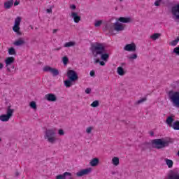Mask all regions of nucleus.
<instances>
[{
	"label": "nucleus",
	"mask_w": 179,
	"mask_h": 179,
	"mask_svg": "<svg viewBox=\"0 0 179 179\" xmlns=\"http://www.w3.org/2000/svg\"><path fill=\"white\" fill-rule=\"evenodd\" d=\"M91 51L94 58H97V55H101V59L105 62H107L110 58V55L106 53V47L103 43H96V45H92Z\"/></svg>",
	"instance_id": "nucleus-1"
},
{
	"label": "nucleus",
	"mask_w": 179,
	"mask_h": 179,
	"mask_svg": "<svg viewBox=\"0 0 179 179\" xmlns=\"http://www.w3.org/2000/svg\"><path fill=\"white\" fill-rule=\"evenodd\" d=\"M170 143H171V141L164 138H157L152 141L153 148L158 150L170 146Z\"/></svg>",
	"instance_id": "nucleus-2"
},
{
	"label": "nucleus",
	"mask_w": 179,
	"mask_h": 179,
	"mask_svg": "<svg viewBox=\"0 0 179 179\" xmlns=\"http://www.w3.org/2000/svg\"><path fill=\"white\" fill-rule=\"evenodd\" d=\"M44 138L48 141L49 143L54 145L57 142V138L55 137V129H47L45 131Z\"/></svg>",
	"instance_id": "nucleus-3"
},
{
	"label": "nucleus",
	"mask_w": 179,
	"mask_h": 179,
	"mask_svg": "<svg viewBox=\"0 0 179 179\" xmlns=\"http://www.w3.org/2000/svg\"><path fill=\"white\" fill-rule=\"evenodd\" d=\"M168 97L169 100L172 102L173 107L179 108V92L170 90L168 92Z\"/></svg>",
	"instance_id": "nucleus-4"
},
{
	"label": "nucleus",
	"mask_w": 179,
	"mask_h": 179,
	"mask_svg": "<svg viewBox=\"0 0 179 179\" xmlns=\"http://www.w3.org/2000/svg\"><path fill=\"white\" fill-rule=\"evenodd\" d=\"M10 105L7 107L6 114L0 115V121H2V122H7V121H9L13 117L15 110L10 108Z\"/></svg>",
	"instance_id": "nucleus-5"
},
{
	"label": "nucleus",
	"mask_w": 179,
	"mask_h": 179,
	"mask_svg": "<svg viewBox=\"0 0 179 179\" xmlns=\"http://www.w3.org/2000/svg\"><path fill=\"white\" fill-rule=\"evenodd\" d=\"M6 63V68H7V71L8 72H10L12 69H15V65L13 64L15 63V57H8L5 59Z\"/></svg>",
	"instance_id": "nucleus-6"
},
{
	"label": "nucleus",
	"mask_w": 179,
	"mask_h": 179,
	"mask_svg": "<svg viewBox=\"0 0 179 179\" xmlns=\"http://www.w3.org/2000/svg\"><path fill=\"white\" fill-rule=\"evenodd\" d=\"M171 13L176 22H179V3L174 5L171 8Z\"/></svg>",
	"instance_id": "nucleus-7"
},
{
	"label": "nucleus",
	"mask_w": 179,
	"mask_h": 179,
	"mask_svg": "<svg viewBox=\"0 0 179 179\" xmlns=\"http://www.w3.org/2000/svg\"><path fill=\"white\" fill-rule=\"evenodd\" d=\"M43 71L44 72H50V73L52 75V76H58L59 75V71L55 68H52L50 66H45L43 68Z\"/></svg>",
	"instance_id": "nucleus-8"
},
{
	"label": "nucleus",
	"mask_w": 179,
	"mask_h": 179,
	"mask_svg": "<svg viewBox=\"0 0 179 179\" xmlns=\"http://www.w3.org/2000/svg\"><path fill=\"white\" fill-rule=\"evenodd\" d=\"M67 78L70 79V80H73V82H76L78 79H79V76H78V73L73 70H69L67 71Z\"/></svg>",
	"instance_id": "nucleus-9"
},
{
	"label": "nucleus",
	"mask_w": 179,
	"mask_h": 179,
	"mask_svg": "<svg viewBox=\"0 0 179 179\" xmlns=\"http://www.w3.org/2000/svg\"><path fill=\"white\" fill-rule=\"evenodd\" d=\"M20 22H22V17H17L15 20L14 26L13 27V30L15 33H19V30H20Z\"/></svg>",
	"instance_id": "nucleus-10"
},
{
	"label": "nucleus",
	"mask_w": 179,
	"mask_h": 179,
	"mask_svg": "<svg viewBox=\"0 0 179 179\" xmlns=\"http://www.w3.org/2000/svg\"><path fill=\"white\" fill-rule=\"evenodd\" d=\"M92 173V168H87L85 169H82L81 171L77 172L76 176L77 177H83V176H87Z\"/></svg>",
	"instance_id": "nucleus-11"
},
{
	"label": "nucleus",
	"mask_w": 179,
	"mask_h": 179,
	"mask_svg": "<svg viewBox=\"0 0 179 179\" xmlns=\"http://www.w3.org/2000/svg\"><path fill=\"white\" fill-rule=\"evenodd\" d=\"M124 51L135 52L136 51V45L135 43L127 44L124 48Z\"/></svg>",
	"instance_id": "nucleus-12"
},
{
	"label": "nucleus",
	"mask_w": 179,
	"mask_h": 179,
	"mask_svg": "<svg viewBox=\"0 0 179 179\" xmlns=\"http://www.w3.org/2000/svg\"><path fill=\"white\" fill-rule=\"evenodd\" d=\"M114 30L115 31H117V33H119V31H124V30L125 29V27L121 24L120 22H118V21H116L114 24Z\"/></svg>",
	"instance_id": "nucleus-13"
},
{
	"label": "nucleus",
	"mask_w": 179,
	"mask_h": 179,
	"mask_svg": "<svg viewBox=\"0 0 179 179\" xmlns=\"http://www.w3.org/2000/svg\"><path fill=\"white\" fill-rule=\"evenodd\" d=\"M45 99L48 101H52L55 102L57 101V96L52 93H49L45 95Z\"/></svg>",
	"instance_id": "nucleus-14"
},
{
	"label": "nucleus",
	"mask_w": 179,
	"mask_h": 179,
	"mask_svg": "<svg viewBox=\"0 0 179 179\" xmlns=\"http://www.w3.org/2000/svg\"><path fill=\"white\" fill-rule=\"evenodd\" d=\"M71 17H73L75 23H79L80 22V16L78 15V13L73 12L71 13Z\"/></svg>",
	"instance_id": "nucleus-15"
},
{
	"label": "nucleus",
	"mask_w": 179,
	"mask_h": 179,
	"mask_svg": "<svg viewBox=\"0 0 179 179\" xmlns=\"http://www.w3.org/2000/svg\"><path fill=\"white\" fill-rule=\"evenodd\" d=\"M105 28L108 30L110 34H114V24H107Z\"/></svg>",
	"instance_id": "nucleus-16"
},
{
	"label": "nucleus",
	"mask_w": 179,
	"mask_h": 179,
	"mask_svg": "<svg viewBox=\"0 0 179 179\" xmlns=\"http://www.w3.org/2000/svg\"><path fill=\"white\" fill-rule=\"evenodd\" d=\"M26 44V41L23 40V38H20L18 40L15 41L14 42V45H15L17 47H20V45H24Z\"/></svg>",
	"instance_id": "nucleus-17"
},
{
	"label": "nucleus",
	"mask_w": 179,
	"mask_h": 179,
	"mask_svg": "<svg viewBox=\"0 0 179 179\" xmlns=\"http://www.w3.org/2000/svg\"><path fill=\"white\" fill-rule=\"evenodd\" d=\"M13 6V0H9L4 3L5 9H10Z\"/></svg>",
	"instance_id": "nucleus-18"
},
{
	"label": "nucleus",
	"mask_w": 179,
	"mask_h": 179,
	"mask_svg": "<svg viewBox=\"0 0 179 179\" xmlns=\"http://www.w3.org/2000/svg\"><path fill=\"white\" fill-rule=\"evenodd\" d=\"M99 162L100 160L99 158H94L90 162V164L92 167H96L99 164Z\"/></svg>",
	"instance_id": "nucleus-19"
},
{
	"label": "nucleus",
	"mask_w": 179,
	"mask_h": 179,
	"mask_svg": "<svg viewBox=\"0 0 179 179\" xmlns=\"http://www.w3.org/2000/svg\"><path fill=\"white\" fill-rule=\"evenodd\" d=\"M118 21L121 23H129L131 22V17H119Z\"/></svg>",
	"instance_id": "nucleus-20"
},
{
	"label": "nucleus",
	"mask_w": 179,
	"mask_h": 179,
	"mask_svg": "<svg viewBox=\"0 0 179 179\" xmlns=\"http://www.w3.org/2000/svg\"><path fill=\"white\" fill-rule=\"evenodd\" d=\"M173 122H174V118H173L172 116H169L166 118V124L169 125V127H171L173 128Z\"/></svg>",
	"instance_id": "nucleus-21"
},
{
	"label": "nucleus",
	"mask_w": 179,
	"mask_h": 179,
	"mask_svg": "<svg viewBox=\"0 0 179 179\" xmlns=\"http://www.w3.org/2000/svg\"><path fill=\"white\" fill-rule=\"evenodd\" d=\"M164 162L166 166H168L169 169H173V164H174V162H173V160L166 158L164 159Z\"/></svg>",
	"instance_id": "nucleus-22"
},
{
	"label": "nucleus",
	"mask_w": 179,
	"mask_h": 179,
	"mask_svg": "<svg viewBox=\"0 0 179 179\" xmlns=\"http://www.w3.org/2000/svg\"><path fill=\"white\" fill-rule=\"evenodd\" d=\"M76 45V42L70 41L64 43V47L66 48H69V47H75Z\"/></svg>",
	"instance_id": "nucleus-23"
},
{
	"label": "nucleus",
	"mask_w": 179,
	"mask_h": 179,
	"mask_svg": "<svg viewBox=\"0 0 179 179\" xmlns=\"http://www.w3.org/2000/svg\"><path fill=\"white\" fill-rule=\"evenodd\" d=\"M75 82L73 81L72 80H70L69 78L68 80H66L64 81V86H66V87H71L72 86V83Z\"/></svg>",
	"instance_id": "nucleus-24"
},
{
	"label": "nucleus",
	"mask_w": 179,
	"mask_h": 179,
	"mask_svg": "<svg viewBox=\"0 0 179 179\" xmlns=\"http://www.w3.org/2000/svg\"><path fill=\"white\" fill-rule=\"evenodd\" d=\"M172 128L174 131H179V120H177L173 123Z\"/></svg>",
	"instance_id": "nucleus-25"
},
{
	"label": "nucleus",
	"mask_w": 179,
	"mask_h": 179,
	"mask_svg": "<svg viewBox=\"0 0 179 179\" xmlns=\"http://www.w3.org/2000/svg\"><path fill=\"white\" fill-rule=\"evenodd\" d=\"M117 73L120 76H124V75H125V71L124 70V69L121 66L117 67Z\"/></svg>",
	"instance_id": "nucleus-26"
},
{
	"label": "nucleus",
	"mask_w": 179,
	"mask_h": 179,
	"mask_svg": "<svg viewBox=\"0 0 179 179\" xmlns=\"http://www.w3.org/2000/svg\"><path fill=\"white\" fill-rule=\"evenodd\" d=\"M161 36L162 34L159 33H155L154 34L151 35L150 38H152V40H157V38H159V37H160Z\"/></svg>",
	"instance_id": "nucleus-27"
},
{
	"label": "nucleus",
	"mask_w": 179,
	"mask_h": 179,
	"mask_svg": "<svg viewBox=\"0 0 179 179\" xmlns=\"http://www.w3.org/2000/svg\"><path fill=\"white\" fill-rule=\"evenodd\" d=\"M113 162V164H114V166H118V164H120V158L119 157H113L112 159Z\"/></svg>",
	"instance_id": "nucleus-28"
},
{
	"label": "nucleus",
	"mask_w": 179,
	"mask_h": 179,
	"mask_svg": "<svg viewBox=\"0 0 179 179\" xmlns=\"http://www.w3.org/2000/svg\"><path fill=\"white\" fill-rule=\"evenodd\" d=\"M29 107L31 108H33V110H37V103H36V101H31L29 103Z\"/></svg>",
	"instance_id": "nucleus-29"
},
{
	"label": "nucleus",
	"mask_w": 179,
	"mask_h": 179,
	"mask_svg": "<svg viewBox=\"0 0 179 179\" xmlns=\"http://www.w3.org/2000/svg\"><path fill=\"white\" fill-rule=\"evenodd\" d=\"M8 54L9 55H16V50H15V48H10L8 49Z\"/></svg>",
	"instance_id": "nucleus-30"
},
{
	"label": "nucleus",
	"mask_w": 179,
	"mask_h": 179,
	"mask_svg": "<svg viewBox=\"0 0 179 179\" xmlns=\"http://www.w3.org/2000/svg\"><path fill=\"white\" fill-rule=\"evenodd\" d=\"M62 62L64 65H68V62H69V58H68L66 56L63 57Z\"/></svg>",
	"instance_id": "nucleus-31"
},
{
	"label": "nucleus",
	"mask_w": 179,
	"mask_h": 179,
	"mask_svg": "<svg viewBox=\"0 0 179 179\" xmlns=\"http://www.w3.org/2000/svg\"><path fill=\"white\" fill-rule=\"evenodd\" d=\"M128 59H136L138 58V55L131 54L129 56H127Z\"/></svg>",
	"instance_id": "nucleus-32"
},
{
	"label": "nucleus",
	"mask_w": 179,
	"mask_h": 179,
	"mask_svg": "<svg viewBox=\"0 0 179 179\" xmlns=\"http://www.w3.org/2000/svg\"><path fill=\"white\" fill-rule=\"evenodd\" d=\"M160 3H164V2H163V0H156L155 2L154 3L155 6H160Z\"/></svg>",
	"instance_id": "nucleus-33"
},
{
	"label": "nucleus",
	"mask_w": 179,
	"mask_h": 179,
	"mask_svg": "<svg viewBox=\"0 0 179 179\" xmlns=\"http://www.w3.org/2000/svg\"><path fill=\"white\" fill-rule=\"evenodd\" d=\"M178 41H179V37H178L176 40L172 41L170 44L171 45L176 46L178 43Z\"/></svg>",
	"instance_id": "nucleus-34"
},
{
	"label": "nucleus",
	"mask_w": 179,
	"mask_h": 179,
	"mask_svg": "<svg viewBox=\"0 0 179 179\" xmlns=\"http://www.w3.org/2000/svg\"><path fill=\"white\" fill-rule=\"evenodd\" d=\"M99 101L96 100L91 103V107H94V108L99 107Z\"/></svg>",
	"instance_id": "nucleus-35"
},
{
	"label": "nucleus",
	"mask_w": 179,
	"mask_h": 179,
	"mask_svg": "<svg viewBox=\"0 0 179 179\" xmlns=\"http://www.w3.org/2000/svg\"><path fill=\"white\" fill-rule=\"evenodd\" d=\"M146 100H148V99L146 97L142 98V99H139L138 101H137L136 103L142 104V103H145V101H146Z\"/></svg>",
	"instance_id": "nucleus-36"
},
{
	"label": "nucleus",
	"mask_w": 179,
	"mask_h": 179,
	"mask_svg": "<svg viewBox=\"0 0 179 179\" xmlns=\"http://www.w3.org/2000/svg\"><path fill=\"white\" fill-rule=\"evenodd\" d=\"M102 23H103V21H101V20L96 21L94 26H95V27H100V26H101Z\"/></svg>",
	"instance_id": "nucleus-37"
},
{
	"label": "nucleus",
	"mask_w": 179,
	"mask_h": 179,
	"mask_svg": "<svg viewBox=\"0 0 179 179\" xmlns=\"http://www.w3.org/2000/svg\"><path fill=\"white\" fill-rule=\"evenodd\" d=\"M173 52L174 54L177 55H179V46L173 49Z\"/></svg>",
	"instance_id": "nucleus-38"
},
{
	"label": "nucleus",
	"mask_w": 179,
	"mask_h": 179,
	"mask_svg": "<svg viewBox=\"0 0 179 179\" xmlns=\"http://www.w3.org/2000/svg\"><path fill=\"white\" fill-rule=\"evenodd\" d=\"M93 127H89L86 129V133L87 134H92V131H93Z\"/></svg>",
	"instance_id": "nucleus-39"
},
{
	"label": "nucleus",
	"mask_w": 179,
	"mask_h": 179,
	"mask_svg": "<svg viewBox=\"0 0 179 179\" xmlns=\"http://www.w3.org/2000/svg\"><path fill=\"white\" fill-rule=\"evenodd\" d=\"M58 134L60 135V136H64L65 135V131L62 129H59Z\"/></svg>",
	"instance_id": "nucleus-40"
},
{
	"label": "nucleus",
	"mask_w": 179,
	"mask_h": 179,
	"mask_svg": "<svg viewBox=\"0 0 179 179\" xmlns=\"http://www.w3.org/2000/svg\"><path fill=\"white\" fill-rule=\"evenodd\" d=\"M92 92V89L91 88H87L86 90H85V93L87 94H90V92Z\"/></svg>",
	"instance_id": "nucleus-41"
},
{
	"label": "nucleus",
	"mask_w": 179,
	"mask_h": 179,
	"mask_svg": "<svg viewBox=\"0 0 179 179\" xmlns=\"http://www.w3.org/2000/svg\"><path fill=\"white\" fill-rule=\"evenodd\" d=\"M71 9H73V10H75V9H76V6L75 4H72L70 6Z\"/></svg>",
	"instance_id": "nucleus-42"
},
{
	"label": "nucleus",
	"mask_w": 179,
	"mask_h": 179,
	"mask_svg": "<svg viewBox=\"0 0 179 179\" xmlns=\"http://www.w3.org/2000/svg\"><path fill=\"white\" fill-rule=\"evenodd\" d=\"M47 13H52V8H50L46 10Z\"/></svg>",
	"instance_id": "nucleus-43"
},
{
	"label": "nucleus",
	"mask_w": 179,
	"mask_h": 179,
	"mask_svg": "<svg viewBox=\"0 0 179 179\" xmlns=\"http://www.w3.org/2000/svg\"><path fill=\"white\" fill-rule=\"evenodd\" d=\"M90 76H92V77L95 76L94 71H91L90 73Z\"/></svg>",
	"instance_id": "nucleus-44"
},
{
	"label": "nucleus",
	"mask_w": 179,
	"mask_h": 179,
	"mask_svg": "<svg viewBox=\"0 0 179 179\" xmlns=\"http://www.w3.org/2000/svg\"><path fill=\"white\" fill-rule=\"evenodd\" d=\"M99 64L101 65V66H104V65H106V63L103 61L99 62Z\"/></svg>",
	"instance_id": "nucleus-45"
},
{
	"label": "nucleus",
	"mask_w": 179,
	"mask_h": 179,
	"mask_svg": "<svg viewBox=\"0 0 179 179\" xmlns=\"http://www.w3.org/2000/svg\"><path fill=\"white\" fill-rule=\"evenodd\" d=\"M94 64H100V60L97 59H94Z\"/></svg>",
	"instance_id": "nucleus-46"
},
{
	"label": "nucleus",
	"mask_w": 179,
	"mask_h": 179,
	"mask_svg": "<svg viewBox=\"0 0 179 179\" xmlns=\"http://www.w3.org/2000/svg\"><path fill=\"white\" fill-rule=\"evenodd\" d=\"M62 48H55L53 49V51H59V50H61Z\"/></svg>",
	"instance_id": "nucleus-47"
},
{
	"label": "nucleus",
	"mask_w": 179,
	"mask_h": 179,
	"mask_svg": "<svg viewBox=\"0 0 179 179\" xmlns=\"http://www.w3.org/2000/svg\"><path fill=\"white\" fill-rule=\"evenodd\" d=\"M150 136H154L155 133L153 131H150Z\"/></svg>",
	"instance_id": "nucleus-48"
},
{
	"label": "nucleus",
	"mask_w": 179,
	"mask_h": 179,
	"mask_svg": "<svg viewBox=\"0 0 179 179\" xmlns=\"http://www.w3.org/2000/svg\"><path fill=\"white\" fill-rule=\"evenodd\" d=\"M3 69V64L0 63V69Z\"/></svg>",
	"instance_id": "nucleus-49"
},
{
	"label": "nucleus",
	"mask_w": 179,
	"mask_h": 179,
	"mask_svg": "<svg viewBox=\"0 0 179 179\" xmlns=\"http://www.w3.org/2000/svg\"><path fill=\"white\" fill-rule=\"evenodd\" d=\"M17 5H19V2L18 1H15L14 3V6H17Z\"/></svg>",
	"instance_id": "nucleus-50"
},
{
	"label": "nucleus",
	"mask_w": 179,
	"mask_h": 179,
	"mask_svg": "<svg viewBox=\"0 0 179 179\" xmlns=\"http://www.w3.org/2000/svg\"><path fill=\"white\" fill-rule=\"evenodd\" d=\"M57 31H58V29H53V34H55L57 33Z\"/></svg>",
	"instance_id": "nucleus-51"
},
{
	"label": "nucleus",
	"mask_w": 179,
	"mask_h": 179,
	"mask_svg": "<svg viewBox=\"0 0 179 179\" xmlns=\"http://www.w3.org/2000/svg\"><path fill=\"white\" fill-rule=\"evenodd\" d=\"M15 176L17 177V176H19V172H16L15 173Z\"/></svg>",
	"instance_id": "nucleus-52"
},
{
	"label": "nucleus",
	"mask_w": 179,
	"mask_h": 179,
	"mask_svg": "<svg viewBox=\"0 0 179 179\" xmlns=\"http://www.w3.org/2000/svg\"><path fill=\"white\" fill-rule=\"evenodd\" d=\"M111 174L114 175V174H115V171H113V172L111 173Z\"/></svg>",
	"instance_id": "nucleus-53"
},
{
	"label": "nucleus",
	"mask_w": 179,
	"mask_h": 179,
	"mask_svg": "<svg viewBox=\"0 0 179 179\" xmlns=\"http://www.w3.org/2000/svg\"><path fill=\"white\" fill-rule=\"evenodd\" d=\"M122 65H125V63H122Z\"/></svg>",
	"instance_id": "nucleus-54"
},
{
	"label": "nucleus",
	"mask_w": 179,
	"mask_h": 179,
	"mask_svg": "<svg viewBox=\"0 0 179 179\" xmlns=\"http://www.w3.org/2000/svg\"><path fill=\"white\" fill-rule=\"evenodd\" d=\"M122 1H124V0H120V2H122Z\"/></svg>",
	"instance_id": "nucleus-55"
},
{
	"label": "nucleus",
	"mask_w": 179,
	"mask_h": 179,
	"mask_svg": "<svg viewBox=\"0 0 179 179\" xmlns=\"http://www.w3.org/2000/svg\"><path fill=\"white\" fill-rule=\"evenodd\" d=\"M31 29H33V27L31 26H30Z\"/></svg>",
	"instance_id": "nucleus-56"
},
{
	"label": "nucleus",
	"mask_w": 179,
	"mask_h": 179,
	"mask_svg": "<svg viewBox=\"0 0 179 179\" xmlns=\"http://www.w3.org/2000/svg\"><path fill=\"white\" fill-rule=\"evenodd\" d=\"M0 142H1V138H0Z\"/></svg>",
	"instance_id": "nucleus-57"
}]
</instances>
